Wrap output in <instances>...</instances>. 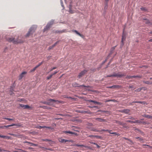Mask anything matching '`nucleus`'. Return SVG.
<instances>
[{
  "mask_svg": "<svg viewBox=\"0 0 152 152\" xmlns=\"http://www.w3.org/2000/svg\"><path fill=\"white\" fill-rule=\"evenodd\" d=\"M7 40L9 42H12L14 44H18L24 42V41L22 39H15L13 37L8 38L7 39Z\"/></svg>",
  "mask_w": 152,
  "mask_h": 152,
  "instance_id": "obj_1",
  "label": "nucleus"
},
{
  "mask_svg": "<svg viewBox=\"0 0 152 152\" xmlns=\"http://www.w3.org/2000/svg\"><path fill=\"white\" fill-rule=\"evenodd\" d=\"M37 28V26L36 25H33L29 28L28 33L25 35L26 37H29L30 35H32L33 33L35 32Z\"/></svg>",
  "mask_w": 152,
  "mask_h": 152,
  "instance_id": "obj_2",
  "label": "nucleus"
},
{
  "mask_svg": "<svg viewBox=\"0 0 152 152\" xmlns=\"http://www.w3.org/2000/svg\"><path fill=\"white\" fill-rule=\"evenodd\" d=\"M117 45H116L115 46L112 47L111 48L110 50V53L107 56V57L106 58V59L103 61L101 64V66L100 67V68L107 61V60H108V59L109 58V57H110V56L111 55L112 53H113L114 50L115 49V47H116Z\"/></svg>",
  "mask_w": 152,
  "mask_h": 152,
  "instance_id": "obj_3",
  "label": "nucleus"
},
{
  "mask_svg": "<svg viewBox=\"0 0 152 152\" xmlns=\"http://www.w3.org/2000/svg\"><path fill=\"white\" fill-rule=\"evenodd\" d=\"M54 22V20L52 19L47 24L46 26L43 29V32L46 31L50 28L51 26L53 24Z\"/></svg>",
  "mask_w": 152,
  "mask_h": 152,
  "instance_id": "obj_4",
  "label": "nucleus"
},
{
  "mask_svg": "<svg viewBox=\"0 0 152 152\" xmlns=\"http://www.w3.org/2000/svg\"><path fill=\"white\" fill-rule=\"evenodd\" d=\"M48 105L49 106H53V104L52 102H57L58 103H61V101L58 100H56L55 99H49L48 100Z\"/></svg>",
  "mask_w": 152,
  "mask_h": 152,
  "instance_id": "obj_5",
  "label": "nucleus"
},
{
  "mask_svg": "<svg viewBox=\"0 0 152 152\" xmlns=\"http://www.w3.org/2000/svg\"><path fill=\"white\" fill-rule=\"evenodd\" d=\"M125 76V75L124 74H116L115 72L113 73V74L107 75L106 76V77H121Z\"/></svg>",
  "mask_w": 152,
  "mask_h": 152,
  "instance_id": "obj_6",
  "label": "nucleus"
},
{
  "mask_svg": "<svg viewBox=\"0 0 152 152\" xmlns=\"http://www.w3.org/2000/svg\"><path fill=\"white\" fill-rule=\"evenodd\" d=\"M72 86L74 87H86V88H89V86H85L84 85H79V84L76 83V82H74L72 83Z\"/></svg>",
  "mask_w": 152,
  "mask_h": 152,
  "instance_id": "obj_7",
  "label": "nucleus"
},
{
  "mask_svg": "<svg viewBox=\"0 0 152 152\" xmlns=\"http://www.w3.org/2000/svg\"><path fill=\"white\" fill-rule=\"evenodd\" d=\"M87 72V71L86 69H84L81 71L78 75L77 77L78 79L81 78Z\"/></svg>",
  "mask_w": 152,
  "mask_h": 152,
  "instance_id": "obj_8",
  "label": "nucleus"
},
{
  "mask_svg": "<svg viewBox=\"0 0 152 152\" xmlns=\"http://www.w3.org/2000/svg\"><path fill=\"white\" fill-rule=\"evenodd\" d=\"M19 106L20 107H22L23 109H29L32 108V107H30L28 105H24L23 104H19Z\"/></svg>",
  "mask_w": 152,
  "mask_h": 152,
  "instance_id": "obj_9",
  "label": "nucleus"
},
{
  "mask_svg": "<svg viewBox=\"0 0 152 152\" xmlns=\"http://www.w3.org/2000/svg\"><path fill=\"white\" fill-rule=\"evenodd\" d=\"M77 112L81 113L91 114V112L89 110L85 111L84 110H77Z\"/></svg>",
  "mask_w": 152,
  "mask_h": 152,
  "instance_id": "obj_10",
  "label": "nucleus"
},
{
  "mask_svg": "<svg viewBox=\"0 0 152 152\" xmlns=\"http://www.w3.org/2000/svg\"><path fill=\"white\" fill-rule=\"evenodd\" d=\"M121 87V86L119 85H113L111 86H107V88H118Z\"/></svg>",
  "mask_w": 152,
  "mask_h": 152,
  "instance_id": "obj_11",
  "label": "nucleus"
},
{
  "mask_svg": "<svg viewBox=\"0 0 152 152\" xmlns=\"http://www.w3.org/2000/svg\"><path fill=\"white\" fill-rule=\"evenodd\" d=\"M135 123L137 124H141L143 125H145V124H149V123L147 121H142L140 120H136L135 121Z\"/></svg>",
  "mask_w": 152,
  "mask_h": 152,
  "instance_id": "obj_12",
  "label": "nucleus"
},
{
  "mask_svg": "<svg viewBox=\"0 0 152 152\" xmlns=\"http://www.w3.org/2000/svg\"><path fill=\"white\" fill-rule=\"evenodd\" d=\"M125 28H124L123 29V33L122 35V38L121 40V42H123V41H124L126 39V34L124 33Z\"/></svg>",
  "mask_w": 152,
  "mask_h": 152,
  "instance_id": "obj_13",
  "label": "nucleus"
},
{
  "mask_svg": "<svg viewBox=\"0 0 152 152\" xmlns=\"http://www.w3.org/2000/svg\"><path fill=\"white\" fill-rule=\"evenodd\" d=\"M15 82H14L12 85L10 86V92H12V91H14V89L15 88L16 86V85L15 83Z\"/></svg>",
  "mask_w": 152,
  "mask_h": 152,
  "instance_id": "obj_14",
  "label": "nucleus"
},
{
  "mask_svg": "<svg viewBox=\"0 0 152 152\" xmlns=\"http://www.w3.org/2000/svg\"><path fill=\"white\" fill-rule=\"evenodd\" d=\"M24 143H27L28 144V145H29L30 146H38V145L37 144H34L32 142H29L27 141H26L23 142Z\"/></svg>",
  "mask_w": 152,
  "mask_h": 152,
  "instance_id": "obj_15",
  "label": "nucleus"
},
{
  "mask_svg": "<svg viewBox=\"0 0 152 152\" xmlns=\"http://www.w3.org/2000/svg\"><path fill=\"white\" fill-rule=\"evenodd\" d=\"M130 111V110L129 109H125L123 110H120V112L122 113H124L126 114L129 113Z\"/></svg>",
  "mask_w": 152,
  "mask_h": 152,
  "instance_id": "obj_16",
  "label": "nucleus"
},
{
  "mask_svg": "<svg viewBox=\"0 0 152 152\" xmlns=\"http://www.w3.org/2000/svg\"><path fill=\"white\" fill-rule=\"evenodd\" d=\"M27 72L26 71H24L21 73L19 76V80H20L24 77L23 75L26 74Z\"/></svg>",
  "mask_w": 152,
  "mask_h": 152,
  "instance_id": "obj_17",
  "label": "nucleus"
},
{
  "mask_svg": "<svg viewBox=\"0 0 152 152\" xmlns=\"http://www.w3.org/2000/svg\"><path fill=\"white\" fill-rule=\"evenodd\" d=\"M115 122L117 124H118L120 126H123L125 124L124 123H123L122 122L118 120H115Z\"/></svg>",
  "mask_w": 152,
  "mask_h": 152,
  "instance_id": "obj_18",
  "label": "nucleus"
},
{
  "mask_svg": "<svg viewBox=\"0 0 152 152\" xmlns=\"http://www.w3.org/2000/svg\"><path fill=\"white\" fill-rule=\"evenodd\" d=\"M58 141L59 142L61 143H65L66 142H67V140L62 139L61 138H59L58 139Z\"/></svg>",
  "mask_w": 152,
  "mask_h": 152,
  "instance_id": "obj_19",
  "label": "nucleus"
},
{
  "mask_svg": "<svg viewBox=\"0 0 152 152\" xmlns=\"http://www.w3.org/2000/svg\"><path fill=\"white\" fill-rule=\"evenodd\" d=\"M71 146H77V147H86L83 145H80L78 144H73L72 145H70Z\"/></svg>",
  "mask_w": 152,
  "mask_h": 152,
  "instance_id": "obj_20",
  "label": "nucleus"
},
{
  "mask_svg": "<svg viewBox=\"0 0 152 152\" xmlns=\"http://www.w3.org/2000/svg\"><path fill=\"white\" fill-rule=\"evenodd\" d=\"M96 120H97L99 122H103L106 121V119H103L101 118H97L95 119Z\"/></svg>",
  "mask_w": 152,
  "mask_h": 152,
  "instance_id": "obj_21",
  "label": "nucleus"
},
{
  "mask_svg": "<svg viewBox=\"0 0 152 152\" xmlns=\"http://www.w3.org/2000/svg\"><path fill=\"white\" fill-rule=\"evenodd\" d=\"M66 31V30L64 29L63 30H56L55 31V32L56 33H58V34H60L61 33L64 32H65Z\"/></svg>",
  "mask_w": 152,
  "mask_h": 152,
  "instance_id": "obj_22",
  "label": "nucleus"
},
{
  "mask_svg": "<svg viewBox=\"0 0 152 152\" xmlns=\"http://www.w3.org/2000/svg\"><path fill=\"white\" fill-rule=\"evenodd\" d=\"M40 108H43V109H47L48 110L51 109V107L46 106H40Z\"/></svg>",
  "mask_w": 152,
  "mask_h": 152,
  "instance_id": "obj_23",
  "label": "nucleus"
},
{
  "mask_svg": "<svg viewBox=\"0 0 152 152\" xmlns=\"http://www.w3.org/2000/svg\"><path fill=\"white\" fill-rule=\"evenodd\" d=\"M142 116L143 117H145L148 118H151V115H148L146 114H144L142 115Z\"/></svg>",
  "mask_w": 152,
  "mask_h": 152,
  "instance_id": "obj_24",
  "label": "nucleus"
},
{
  "mask_svg": "<svg viewBox=\"0 0 152 152\" xmlns=\"http://www.w3.org/2000/svg\"><path fill=\"white\" fill-rule=\"evenodd\" d=\"M74 31L77 35L80 36V37L83 38V36L82 34H80L79 32H78L76 30H75Z\"/></svg>",
  "mask_w": 152,
  "mask_h": 152,
  "instance_id": "obj_25",
  "label": "nucleus"
},
{
  "mask_svg": "<svg viewBox=\"0 0 152 152\" xmlns=\"http://www.w3.org/2000/svg\"><path fill=\"white\" fill-rule=\"evenodd\" d=\"M0 137L1 138H6V139H10V137L8 136H6L5 135H0Z\"/></svg>",
  "mask_w": 152,
  "mask_h": 152,
  "instance_id": "obj_26",
  "label": "nucleus"
},
{
  "mask_svg": "<svg viewBox=\"0 0 152 152\" xmlns=\"http://www.w3.org/2000/svg\"><path fill=\"white\" fill-rule=\"evenodd\" d=\"M133 102L135 103H139L140 104H145V101H133Z\"/></svg>",
  "mask_w": 152,
  "mask_h": 152,
  "instance_id": "obj_27",
  "label": "nucleus"
},
{
  "mask_svg": "<svg viewBox=\"0 0 152 152\" xmlns=\"http://www.w3.org/2000/svg\"><path fill=\"white\" fill-rule=\"evenodd\" d=\"M109 133L111 134H114L115 135H117V136H119L120 135V134L119 133H118L116 132H109Z\"/></svg>",
  "mask_w": 152,
  "mask_h": 152,
  "instance_id": "obj_28",
  "label": "nucleus"
},
{
  "mask_svg": "<svg viewBox=\"0 0 152 152\" xmlns=\"http://www.w3.org/2000/svg\"><path fill=\"white\" fill-rule=\"evenodd\" d=\"M143 83L147 84H152V82H150L149 81H143Z\"/></svg>",
  "mask_w": 152,
  "mask_h": 152,
  "instance_id": "obj_29",
  "label": "nucleus"
},
{
  "mask_svg": "<svg viewBox=\"0 0 152 152\" xmlns=\"http://www.w3.org/2000/svg\"><path fill=\"white\" fill-rule=\"evenodd\" d=\"M15 126H16V127H15V128H17L21 127H22V125L20 124V123H18L17 124H15Z\"/></svg>",
  "mask_w": 152,
  "mask_h": 152,
  "instance_id": "obj_30",
  "label": "nucleus"
},
{
  "mask_svg": "<svg viewBox=\"0 0 152 152\" xmlns=\"http://www.w3.org/2000/svg\"><path fill=\"white\" fill-rule=\"evenodd\" d=\"M108 2H105V3L104 4V10H106L108 8Z\"/></svg>",
  "mask_w": 152,
  "mask_h": 152,
  "instance_id": "obj_31",
  "label": "nucleus"
},
{
  "mask_svg": "<svg viewBox=\"0 0 152 152\" xmlns=\"http://www.w3.org/2000/svg\"><path fill=\"white\" fill-rule=\"evenodd\" d=\"M63 132V133H65V134L69 133L71 134H72L73 133V132H72L70 131H64Z\"/></svg>",
  "mask_w": 152,
  "mask_h": 152,
  "instance_id": "obj_32",
  "label": "nucleus"
},
{
  "mask_svg": "<svg viewBox=\"0 0 152 152\" xmlns=\"http://www.w3.org/2000/svg\"><path fill=\"white\" fill-rule=\"evenodd\" d=\"M93 137H96L98 139H102V137L101 136H98L97 135H95L93 136Z\"/></svg>",
  "mask_w": 152,
  "mask_h": 152,
  "instance_id": "obj_33",
  "label": "nucleus"
},
{
  "mask_svg": "<svg viewBox=\"0 0 152 152\" xmlns=\"http://www.w3.org/2000/svg\"><path fill=\"white\" fill-rule=\"evenodd\" d=\"M87 101L89 102H93L94 103V104H96V101H94L92 100H87Z\"/></svg>",
  "mask_w": 152,
  "mask_h": 152,
  "instance_id": "obj_34",
  "label": "nucleus"
},
{
  "mask_svg": "<svg viewBox=\"0 0 152 152\" xmlns=\"http://www.w3.org/2000/svg\"><path fill=\"white\" fill-rule=\"evenodd\" d=\"M132 78H137V77L140 78L142 77V76L140 75H134V76H132Z\"/></svg>",
  "mask_w": 152,
  "mask_h": 152,
  "instance_id": "obj_35",
  "label": "nucleus"
},
{
  "mask_svg": "<svg viewBox=\"0 0 152 152\" xmlns=\"http://www.w3.org/2000/svg\"><path fill=\"white\" fill-rule=\"evenodd\" d=\"M143 87H140L139 88H138L137 89H136L135 90V92H139L141 90H142V88Z\"/></svg>",
  "mask_w": 152,
  "mask_h": 152,
  "instance_id": "obj_36",
  "label": "nucleus"
},
{
  "mask_svg": "<svg viewBox=\"0 0 152 152\" xmlns=\"http://www.w3.org/2000/svg\"><path fill=\"white\" fill-rule=\"evenodd\" d=\"M42 141H46V142H52V141L51 140H50L49 139H43L42 140Z\"/></svg>",
  "mask_w": 152,
  "mask_h": 152,
  "instance_id": "obj_37",
  "label": "nucleus"
},
{
  "mask_svg": "<svg viewBox=\"0 0 152 152\" xmlns=\"http://www.w3.org/2000/svg\"><path fill=\"white\" fill-rule=\"evenodd\" d=\"M126 122L130 123L131 124L135 123V121H133L131 120H127L126 121Z\"/></svg>",
  "mask_w": 152,
  "mask_h": 152,
  "instance_id": "obj_38",
  "label": "nucleus"
},
{
  "mask_svg": "<svg viewBox=\"0 0 152 152\" xmlns=\"http://www.w3.org/2000/svg\"><path fill=\"white\" fill-rule=\"evenodd\" d=\"M132 76L130 75H126V79H132Z\"/></svg>",
  "mask_w": 152,
  "mask_h": 152,
  "instance_id": "obj_39",
  "label": "nucleus"
},
{
  "mask_svg": "<svg viewBox=\"0 0 152 152\" xmlns=\"http://www.w3.org/2000/svg\"><path fill=\"white\" fill-rule=\"evenodd\" d=\"M88 107H89V108H91L94 107V108H96L97 109L99 108V107L97 106H89Z\"/></svg>",
  "mask_w": 152,
  "mask_h": 152,
  "instance_id": "obj_40",
  "label": "nucleus"
},
{
  "mask_svg": "<svg viewBox=\"0 0 152 152\" xmlns=\"http://www.w3.org/2000/svg\"><path fill=\"white\" fill-rule=\"evenodd\" d=\"M4 119H5V120H9V121H12V120H13V119H11V118H6V117L4 118Z\"/></svg>",
  "mask_w": 152,
  "mask_h": 152,
  "instance_id": "obj_41",
  "label": "nucleus"
},
{
  "mask_svg": "<svg viewBox=\"0 0 152 152\" xmlns=\"http://www.w3.org/2000/svg\"><path fill=\"white\" fill-rule=\"evenodd\" d=\"M37 128L39 129H41L44 128H45V126H38Z\"/></svg>",
  "mask_w": 152,
  "mask_h": 152,
  "instance_id": "obj_42",
  "label": "nucleus"
},
{
  "mask_svg": "<svg viewBox=\"0 0 152 152\" xmlns=\"http://www.w3.org/2000/svg\"><path fill=\"white\" fill-rule=\"evenodd\" d=\"M54 47L53 46V45H52L51 46H49V47L48 48V50H50L51 49H52Z\"/></svg>",
  "mask_w": 152,
  "mask_h": 152,
  "instance_id": "obj_43",
  "label": "nucleus"
},
{
  "mask_svg": "<svg viewBox=\"0 0 152 152\" xmlns=\"http://www.w3.org/2000/svg\"><path fill=\"white\" fill-rule=\"evenodd\" d=\"M140 9L142 11H146L147 10L144 7H142L140 8Z\"/></svg>",
  "mask_w": 152,
  "mask_h": 152,
  "instance_id": "obj_44",
  "label": "nucleus"
},
{
  "mask_svg": "<svg viewBox=\"0 0 152 152\" xmlns=\"http://www.w3.org/2000/svg\"><path fill=\"white\" fill-rule=\"evenodd\" d=\"M61 4V6L63 7V9L64 8V6L63 4V2L62 0H60Z\"/></svg>",
  "mask_w": 152,
  "mask_h": 152,
  "instance_id": "obj_45",
  "label": "nucleus"
},
{
  "mask_svg": "<svg viewBox=\"0 0 152 152\" xmlns=\"http://www.w3.org/2000/svg\"><path fill=\"white\" fill-rule=\"evenodd\" d=\"M45 128H48L49 129H50L51 130L54 129V128L53 127H52L50 126H45Z\"/></svg>",
  "mask_w": 152,
  "mask_h": 152,
  "instance_id": "obj_46",
  "label": "nucleus"
},
{
  "mask_svg": "<svg viewBox=\"0 0 152 152\" xmlns=\"http://www.w3.org/2000/svg\"><path fill=\"white\" fill-rule=\"evenodd\" d=\"M48 101L47 102H46V101H42L41 102V103L43 104H48Z\"/></svg>",
  "mask_w": 152,
  "mask_h": 152,
  "instance_id": "obj_47",
  "label": "nucleus"
},
{
  "mask_svg": "<svg viewBox=\"0 0 152 152\" xmlns=\"http://www.w3.org/2000/svg\"><path fill=\"white\" fill-rule=\"evenodd\" d=\"M69 13H74L73 11L72 10V9H69Z\"/></svg>",
  "mask_w": 152,
  "mask_h": 152,
  "instance_id": "obj_48",
  "label": "nucleus"
},
{
  "mask_svg": "<svg viewBox=\"0 0 152 152\" xmlns=\"http://www.w3.org/2000/svg\"><path fill=\"white\" fill-rule=\"evenodd\" d=\"M124 45V41H123V42H121V43L120 45V47L121 48Z\"/></svg>",
  "mask_w": 152,
  "mask_h": 152,
  "instance_id": "obj_49",
  "label": "nucleus"
},
{
  "mask_svg": "<svg viewBox=\"0 0 152 152\" xmlns=\"http://www.w3.org/2000/svg\"><path fill=\"white\" fill-rule=\"evenodd\" d=\"M69 9H72V1H71L70 2V4L69 5Z\"/></svg>",
  "mask_w": 152,
  "mask_h": 152,
  "instance_id": "obj_50",
  "label": "nucleus"
},
{
  "mask_svg": "<svg viewBox=\"0 0 152 152\" xmlns=\"http://www.w3.org/2000/svg\"><path fill=\"white\" fill-rule=\"evenodd\" d=\"M139 132L143 135H144L145 134L144 132L141 130H139Z\"/></svg>",
  "mask_w": 152,
  "mask_h": 152,
  "instance_id": "obj_51",
  "label": "nucleus"
},
{
  "mask_svg": "<svg viewBox=\"0 0 152 152\" xmlns=\"http://www.w3.org/2000/svg\"><path fill=\"white\" fill-rule=\"evenodd\" d=\"M52 75H51L50 76H47V78L48 80H49L50 78L52 77Z\"/></svg>",
  "mask_w": 152,
  "mask_h": 152,
  "instance_id": "obj_52",
  "label": "nucleus"
},
{
  "mask_svg": "<svg viewBox=\"0 0 152 152\" xmlns=\"http://www.w3.org/2000/svg\"><path fill=\"white\" fill-rule=\"evenodd\" d=\"M97 112H103V113H106V112H107L108 111L100 110H98Z\"/></svg>",
  "mask_w": 152,
  "mask_h": 152,
  "instance_id": "obj_53",
  "label": "nucleus"
},
{
  "mask_svg": "<svg viewBox=\"0 0 152 152\" xmlns=\"http://www.w3.org/2000/svg\"><path fill=\"white\" fill-rule=\"evenodd\" d=\"M44 62V61H42V62H41L39 63V64H38L37 65V66L39 67V66H40L41 65H42L43 62Z\"/></svg>",
  "mask_w": 152,
  "mask_h": 152,
  "instance_id": "obj_54",
  "label": "nucleus"
},
{
  "mask_svg": "<svg viewBox=\"0 0 152 152\" xmlns=\"http://www.w3.org/2000/svg\"><path fill=\"white\" fill-rule=\"evenodd\" d=\"M57 68V67H56V66H55V67H53V68H52L50 71V72H51V71H52V70H53L54 69H56Z\"/></svg>",
  "mask_w": 152,
  "mask_h": 152,
  "instance_id": "obj_55",
  "label": "nucleus"
},
{
  "mask_svg": "<svg viewBox=\"0 0 152 152\" xmlns=\"http://www.w3.org/2000/svg\"><path fill=\"white\" fill-rule=\"evenodd\" d=\"M58 72V71H56L54 72L51 75H52V76H53V75H55Z\"/></svg>",
  "mask_w": 152,
  "mask_h": 152,
  "instance_id": "obj_56",
  "label": "nucleus"
},
{
  "mask_svg": "<svg viewBox=\"0 0 152 152\" xmlns=\"http://www.w3.org/2000/svg\"><path fill=\"white\" fill-rule=\"evenodd\" d=\"M45 150H48L50 151H53V149L51 148H45Z\"/></svg>",
  "mask_w": 152,
  "mask_h": 152,
  "instance_id": "obj_57",
  "label": "nucleus"
},
{
  "mask_svg": "<svg viewBox=\"0 0 152 152\" xmlns=\"http://www.w3.org/2000/svg\"><path fill=\"white\" fill-rule=\"evenodd\" d=\"M111 102H117V101L116 100H115L114 99H111Z\"/></svg>",
  "mask_w": 152,
  "mask_h": 152,
  "instance_id": "obj_58",
  "label": "nucleus"
},
{
  "mask_svg": "<svg viewBox=\"0 0 152 152\" xmlns=\"http://www.w3.org/2000/svg\"><path fill=\"white\" fill-rule=\"evenodd\" d=\"M6 126H0V128L1 129H5V128Z\"/></svg>",
  "mask_w": 152,
  "mask_h": 152,
  "instance_id": "obj_59",
  "label": "nucleus"
},
{
  "mask_svg": "<svg viewBox=\"0 0 152 152\" xmlns=\"http://www.w3.org/2000/svg\"><path fill=\"white\" fill-rule=\"evenodd\" d=\"M36 70V69L34 68L33 69H31L30 71V72H33L35 71V70Z\"/></svg>",
  "mask_w": 152,
  "mask_h": 152,
  "instance_id": "obj_60",
  "label": "nucleus"
},
{
  "mask_svg": "<svg viewBox=\"0 0 152 152\" xmlns=\"http://www.w3.org/2000/svg\"><path fill=\"white\" fill-rule=\"evenodd\" d=\"M147 21L145 22V23L146 24H149L151 22L148 20H147Z\"/></svg>",
  "mask_w": 152,
  "mask_h": 152,
  "instance_id": "obj_61",
  "label": "nucleus"
},
{
  "mask_svg": "<svg viewBox=\"0 0 152 152\" xmlns=\"http://www.w3.org/2000/svg\"><path fill=\"white\" fill-rule=\"evenodd\" d=\"M96 104H97L98 105H101L102 104V103H100V102H97L96 101Z\"/></svg>",
  "mask_w": 152,
  "mask_h": 152,
  "instance_id": "obj_62",
  "label": "nucleus"
},
{
  "mask_svg": "<svg viewBox=\"0 0 152 152\" xmlns=\"http://www.w3.org/2000/svg\"><path fill=\"white\" fill-rule=\"evenodd\" d=\"M13 91H12V92H10V94L11 96H13V95L14 94V93L13 92Z\"/></svg>",
  "mask_w": 152,
  "mask_h": 152,
  "instance_id": "obj_63",
  "label": "nucleus"
},
{
  "mask_svg": "<svg viewBox=\"0 0 152 152\" xmlns=\"http://www.w3.org/2000/svg\"><path fill=\"white\" fill-rule=\"evenodd\" d=\"M139 140L141 141H142V142H143V139L142 138H139Z\"/></svg>",
  "mask_w": 152,
  "mask_h": 152,
  "instance_id": "obj_64",
  "label": "nucleus"
}]
</instances>
